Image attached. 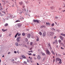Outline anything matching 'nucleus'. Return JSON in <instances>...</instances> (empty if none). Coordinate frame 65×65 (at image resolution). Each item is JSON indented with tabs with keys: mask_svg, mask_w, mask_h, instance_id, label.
<instances>
[{
	"mask_svg": "<svg viewBox=\"0 0 65 65\" xmlns=\"http://www.w3.org/2000/svg\"><path fill=\"white\" fill-rule=\"evenodd\" d=\"M40 56L39 55H38V56L37 58L38 60H40Z\"/></svg>",
	"mask_w": 65,
	"mask_h": 65,
	"instance_id": "obj_8",
	"label": "nucleus"
},
{
	"mask_svg": "<svg viewBox=\"0 0 65 65\" xmlns=\"http://www.w3.org/2000/svg\"><path fill=\"white\" fill-rule=\"evenodd\" d=\"M17 53H18V54H19V51H18L17 52Z\"/></svg>",
	"mask_w": 65,
	"mask_h": 65,
	"instance_id": "obj_57",
	"label": "nucleus"
},
{
	"mask_svg": "<svg viewBox=\"0 0 65 65\" xmlns=\"http://www.w3.org/2000/svg\"><path fill=\"white\" fill-rule=\"evenodd\" d=\"M55 42L56 44H58V40H55Z\"/></svg>",
	"mask_w": 65,
	"mask_h": 65,
	"instance_id": "obj_18",
	"label": "nucleus"
},
{
	"mask_svg": "<svg viewBox=\"0 0 65 65\" xmlns=\"http://www.w3.org/2000/svg\"><path fill=\"white\" fill-rule=\"evenodd\" d=\"M2 37V35H0V37Z\"/></svg>",
	"mask_w": 65,
	"mask_h": 65,
	"instance_id": "obj_60",
	"label": "nucleus"
},
{
	"mask_svg": "<svg viewBox=\"0 0 65 65\" xmlns=\"http://www.w3.org/2000/svg\"><path fill=\"white\" fill-rule=\"evenodd\" d=\"M22 58H24V59H26V57L24 55H23L22 56Z\"/></svg>",
	"mask_w": 65,
	"mask_h": 65,
	"instance_id": "obj_22",
	"label": "nucleus"
},
{
	"mask_svg": "<svg viewBox=\"0 0 65 65\" xmlns=\"http://www.w3.org/2000/svg\"><path fill=\"white\" fill-rule=\"evenodd\" d=\"M55 43V42H53V44H54V43Z\"/></svg>",
	"mask_w": 65,
	"mask_h": 65,
	"instance_id": "obj_56",
	"label": "nucleus"
},
{
	"mask_svg": "<svg viewBox=\"0 0 65 65\" xmlns=\"http://www.w3.org/2000/svg\"><path fill=\"white\" fill-rule=\"evenodd\" d=\"M2 30L3 32H5V31H7V29H5L4 30V29H2Z\"/></svg>",
	"mask_w": 65,
	"mask_h": 65,
	"instance_id": "obj_12",
	"label": "nucleus"
},
{
	"mask_svg": "<svg viewBox=\"0 0 65 65\" xmlns=\"http://www.w3.org/2000/svg\"><path fill=\"white\" fill-rule=\"evenodd\" d=\"M51 29L53 31H55V29H54V28H52Z\"/></svg>",
	"mask_w": 65,
	"mask_h": 65,
	"instance_id": "obj_30",
	"label": "nucleus"
},
{
	"mask_svg": "<svg viewBox=\"0 0 65 65\" xmlns=\"http://www.w3.org/2000/svg\"><path fill=\"white\" fill-rule=\"evenodd\" d=\"M14 53H15V54H17V51H15L14 52Z\"/></svg>",
	"mask_w": 65,
	"mask_h": 65,
	"instance_id": "obj_42",
	"label": "nucleus"
},
{
	"mask_svg": "<svg viewBox=\"0 0 65 65\" xmlns=\"http://www.w3.org/2000/svg\"><path fill=\"white\" fill-rule=\"evenodd\" d=\"M18 34H19V32H18L15 35L14 37L15 38H16V37H17Z\"/></svg>",
	"mask_w": 65,
	"mask_h": 65,
	"instance_id": "obj_14",
	"label": "nucleus"
},
{
	"mask_svg": "<svg viewBox=\"0 0 65 65\" xmlns=\"http://www.w3.org/2000/svg\"><path fill=\"white\" fill-rule=\"evenodd\" d=\"M54 26V23H53L52 24V27H53V26Z\"/></svg>",
	"mask_w": 65,
	"mask_h": 65,
	"instance_id": "obj_37",
	"label": "nucleus"
},
{
	"mask_svg": "<svg viewBox=\"0 0 65 65\" xmlns=\"http://www.w3.org/2000/svg\"><path fill=\"white\" fill-rule=\"evenodd\" d=\"M20 40H21V37H18L17 39V42H20Z\"/></svg>",
	"mask_w": 65,
	"mask_h": 65,
	"instance_id": "obj_2",
	"label": "nucleus"
},
{
	"mask_svg": "<svg viewBox=\"0 0 65 65\" xmlns=\"http://www.w3.org/2000/svg\"><path fill=\"white\" fill-rule=\"evenodd\" d=\"M61 49H62V50H64V48H63V47H61Z\"/></svg>",
	"mask_w": 65,
	"mask_h": 65,
	"instance_id": "obj_46",
	"label": "nucleus"
},
{
	"mask_svg": "<svg viewBox=\"0 0 65 65\" xmlns=\"http://www.w3.org/2000/svg\"><path fill=\"white\" fill-rule=\"evenodd\" d=\"M43 27V26H41V28H42Z\"/></svg>",
	"mask_w": 65,
	"mask_h": 65,
	"instance_id": "obj_43",
	"label": "nucleus"
},
{
	"mask_svg": "<svg viewBox=\"0 0 65 65\" xmlns=\"http://www.w3.org/2000/svg\"><path fill=\"white\" fill-rule=\"evenodd\" d=\"M60 59H60L59 58H57L56 59V61H60Z\"/></svg>",
	"mask_w": 65,
	"mask_h": 65,
	"instance_id": "obj_10",
	"label": "nucleus"
},
{
	"mask_svg": "<svg viewBox=\"0 0 65 65\" xmlns=\"http://www.w3.org/2000/svg\"><path fill=\"white\" fill-rule=\"evenodd\" d=\"M28 55H32V54L31 53H30L29 54V53H28Z\"/></svg>",
	"mask_w": 65,
	"mask_h": 65,
	"instance_id": "obj_32",
	"label": "nucleus"
},
{
	"mask_svg": "<svg viewBox=\"0 0 65 65\" xmlns=\"http://www.w3.org/2000/svg\"><path fill=\"white\" fill-rule=\"evenodd\" d=\"M12 61H14V59H13L12 60Z\"/></svg>",
	"mask_w": 65,
	"mask_h": 65,
	"instance_id": "obj_52",
	"label": "nucleus"
},
{
	"mask_svg": "<svg viewBox=\"0 0 65 65\" xmlns=\"http://www.w3.org/2000/svg\"><path fill=\"white\" fill-rule=\"evenodd\" d=\"M54 34V32H50V34L49 35H50V36H53V35Z\"/></svg>",
	"mask_w": 65,
	"mask_h": 65,
	"instance_id": "obj_3",
	"label": "nucleus"
},
{
	"mask_svg": "<svg viewBox=\"0 0 65 65\" xmlns=\"http://www.w3.org/2000/svg\"><path fill=\"white\" fill-rule=\"evenodd\" d=\"M60 39H61V40H63V37H62L61 36H60Z\"/></svg>",
	"mask_w": 65,
	"mask_h": 65,
	"instance_id": "obj_11",
	"label": "nucleus"
},
{
	"mask_svg": "<svg viewBox=\"0 0 65 65\" xmlns=\"http://www.w3.org/2000/svg\"><path fill=\"white\" fill-rule=\"evenodd\" d=\"M25 41H26V42H27L28 41V39H27V38H25Z\"/></svg>",
	"mask_w": 65,
	"mask_h": 65,
	"instance_id": "obj_23",
	"label": "nucleus"
},
{
	"mask_svg": "<svg viewBox=\"0 0 65 65\" xmlns=\"http://www.w3.org/2000/svg\"><path fill=\"white\" fill-rule=\"evenodd\" d=\"M15 45L16 46H18V43H15Z\"/></svg>",
	"mask_w": 65,
	"mask_h": 65,
	"instance_id": "obj_27",
	"label": "nucleus"
},
{
	"mask_svg": "<svg viewBox=\"0 0 65 65\" xmlns=\"http://www.w3.org/2000/svg\"><path fill=\"white\" fill-rule=\"evenodd\" d=\"M23 8H25V6L24 5H23L22 6Z\"/></svg>",
	"mask_w": 65,
	"mask_h": 65,
	"instance_id": "obj_41",
	"label": "nucleus"
},
{
	"mask_svg": "<svg viewBox=\"0 0 65 65\" xmlns=\"http://www.w3.org/2000/svg\"><path fill=\"white\" fill-rule=\"evenodd\" d=\"M29 12H31V10H29Z\"/></svg>",
	"mask_w": 65,
	"mask_h": 65,
	"instance_id": "obj_63",
	"label": "nucleus"
},
{
	"mask_svg": "<svg viewBox=\"0 0 65 65\" xmlns=\"http://www.w3.org/2000/svg\"><path fill=\"white\" fill-rule=\"evenodd\" d=\"M30 37H31V35L30 34H28L27 35V37L28 38H30Z\"/></svg>",
	"mask_w": 65,
	"mask_h": 65,
	"instance_id": "obj_6",
	"label": "nucleus"
},
{
	"mask_svg": "<svg viewBox=\"0 0 65 65\" xmlns=\"http://www.w3.org/2000/svg\"><path fill=\"white\" fill-rule=\"evenodd\" d=\"M34 59L35 60H36V57H34Z\"/></svg>",
	"mask_w": 65,
	"mask_h": 65,
	"instance_id": "obj_55",
	"label": "nucleus"
},
{
	"mask_svg": "<svg viewBox=\"0 0 65 65\" xmlns=\"http://www.w3.org/2000/svg\"><path fill=\"white\" fill-rule=\"evenodd\" d=\"M43 27H44V28H45V26H43Z\"/></svg>",
	"mask_w": 65,
	"mask_h": 65,
	"instance_id": "obj_58",
	"label": "nucleus"
},
{
	"mask_svg": "<svg viewBox=\"0 0 65 65\" xmlns=\"http://www.w3.org/2000/svg\"><path fill=\"white\" fill-rule=\"evenodd\" d=\"M26 30H27V31H29V29H27Z\"/></svg>",
	"mask_w": 65,
	"mask_h": 65,
	"instance_id": "obj_64",
	"label": "nucleus"
},
{
	"mask_svg": "<svg viewBox=\"0 0 65 65\" xmlns=\"http://www.w3.org/2000/svg\"><path fill=\"white\" fill-rule=\"evenodd\" d=\"M33 21L34 22H37L38 23H39V21L38 20H34Z\"/></svg>",
	"mask_w": 65,
	"mask_h": 65,
	"instance_id": "obj_5",
	"label": "nucleus"
},
{
	"mask_svg": "<svg viewBox=\"0 0 65 65\" xmlns=\"http://www.w3.org/2000/svg\"><path fill=\"white\" fill-rule=\"evenodd\" d=\"M45 36H46V33L45 32H44L42 34V36L43 37H45Z\"/></svg>",
	"mask_w": 65,
	"mask_h": 65,
	"instance_id": "obj_4",
	"label": "nucleus"
},
{
	"mask_svg": "<svg viewBox=\"0 0 65 65\" xmlns=\"http://www.w3.org/2000/svg\"><path fill=\"white\" fill-rule=\"evenodd\" d=\"M45 54H44V53H43L42 54V55L43 56H45Z\"/></svg>",
	"mask_w": 65,
	"mask_h": 65,
	"instance_id": "obj_38",
	"label": "nucleus"
},
{
	"mask_svg": "<svg viewBox=\"0 0 65 65\" xmlns=\"http://www.w3.org/2000/svg\"><path fill=\"white\" fill-rule=\"evenodd\" d=\"M22 36H25V33H23L22 34Z\"/></svg>",
	"mask_w": 65,
	"mask_h": 65,
	"instance_id": "obj_28",
	"label": "nucleus"
},
{
	"mask_svg": "<svg viewBox=\"0 0 65 65\" xmlns=\"http://www.w3.org/2000/svg\"><path fill=\"white\" fill-rule=\"evenodd\" d=\"M27 62H29V60L28 59L27 60Z\"/></svg>",
	"mask_w": 65,
	"mask_h": 65,
	"instance_id": "obj_44",
	"label": "nucleus"
},
{
	"mask_svg": "<svg viewBox=\"0 0 65 65\" xmlns=\"http://www.w3.org/2000/svg\"><path fill=\"white\" fill-rule=\"evenodd\" d=\"M9 15L10 17H12L13 16V15H12V14H10Z\"/></svg>",
	"mask_w": 65,
	"mask_h": 65,
	"instance_id": "obj_34",
	"label": "nucleus"
},
{
	"mask_svg": "<svg viewBox=\"0 0 65 65\" xmlns=\"http://www.w3.org/2000/svg\"><path fill=\"white\" fill-rule=\"evenodd\" d=\"M51 52L54 55H55V53L53 51H52Z\"/></svg>",
	"mask_w": 65,
	"mask_h": 65,
	"instance_id": "obj_19",
	"label": "nucleus"
},
{
	"mask_svg": "<svg viewBox=\"0 0 65 65\" xmlns=\"http://www.w3.org/2000/svg\"><path fill=\"white\" fill-rule=\"evenodd\" d=\"M46 54L47 55H51V53L50 52V51H48V50H46Z\"/></svg>",
	"mask_w": 65,
	"mask_h": 65,
	"instance_id": "obj_1",
	"label": "nucleus"
},
{
	"mask_svg": "<svg viewBox=\"0 0 65 65\" xmlns=\"http://www.w3.org/2000/svg\"><path fill=\"white\" fill-rule=\"evenodd\" d=\"M61 40H58V42L59 43H61Z\"/></svg>",
	"mask_w": 65,
	"mask_h": 65,
	"instance_id": "obj_25",
	"label": "nucleus"
},
{
	"mask_svg": "<svg viewBox=\"0 0 65 65\" xmlns=\"http://www.w3.org/2000/svg\"><path fill=\"white\" fill-rule=\"evenodd\" d=\"M30 62H31V63H33V62L32 60H30Z\"/></svg>",
	"mask_w": 65,
	"mask_h": 65,
	"instance_id": "obj_59",
	"label": "nucleus"
},
{
	"mask_svg": "<svg viewBox=\"0 0 65 65\" xmlns=\"http://www.w3.org/2000/svg\"><path fill=\"white\" fill-rule=\"evenodd\" d=\"M10 52H9L8 53V54H10Z\"/></svg>",
	"mask_w": 65,
	"mask_h": 65,
	"instance_id": "obj_62",
	"label": "nucleus"
},
{
	"mask_svg": "<svg viewBox=\"0 0 65 65\" xmlns=\"http://www.w3.org/2000/svg\"><path fill=\"white\" fill-rule=\"evenodd\" d=\"M32 58L31 57L30 58V60H32Z\"/></svg>",
	"mask_w": 65,
	"mask_h": 65,
	"instance_id": "obj_51",
	"label": "nucleus"
},
{
	"mask_svg": "<svg viewBox=\"0 0 65 65\" xmlns=\"http://www.w3.org/2000/svg\"><path fill=\"white\" fill-rule=\"evenodd\" d=\"M48 47H50V48H51V44H50V43H49L48 44Z\"/></svg>",
	"mask_w": 65,
	"mask_h": 65,
	"instance_id": "obj_16",
	"label": "nucleus"
},
{
	"mask_svg": "<svg viewBox=\"0 0 65 65\" xmlns=\"http://www.w3.org/2000/svg\"><path fill=\"white\" fill-rule=\"evenodd\" d=\"M21 34H19L18 35V36H21Z\"/></svg>",
	"mask_w": 65,
	"mask_h": 65,
	"instance_id": "obj_31",
	"label": "nucleus"
},
{
	"mask_svg": "<svg viewBox=\"0 0 65 65\" xmlns=\"http://www.w3.org/2000/svg\"><path fill=\"white\" fill-rule=\"evenodd\" d=\"M24 64H27V62L24 61Z\"/></svg>",
	"mask_w": 65,
	"mask_h": 65,
	"instance_id": "obj_33",
	"label": "nucleus"
},
{
	"mask_svg": "<svg viewBox=\"0 0 65 65\" xmlns=\"http://www.w3.org/2000/svg\"><path fill=\"white\" fill-rule=\"evenodd\" d=\"M55 23L56 25H57V22H55Z\"/></svg>",
	"mask_w": 65,
	"mask_h": 65,
	"instance_id": "obj_54",
	"label": "nucleus"
},
{
	"mask_svg": "<svg viewBox=\"0 0 65 65\" xmlns=\"http://www.w3.org/2000/svg\"><path fill=\"white\" fill-rule=\"evenodd\" d=\"M51 9H54L55 8V7L54 6H52L51 7H50Z\"/></svg>",
	"mask_w": 65,
	"mask_h": 65,
	"instance_id": "obj_15",
	"label": "nucleus"
},
{
	"mask_svg": "<svg viewBox=\"0 0 65 65\" xmlns=\"http://www.w3.org/2000/svg\"><path fill=\"white\" fill-rule=\"evenodd\" d=\"M56 47L57 48H58V45H56Z\"/></svg>",
	"mask_w": 65,
	"mask_h": 65,
	"instance_id": "obj_49",
	"label": "nucleus"
},
{
	"mask_svg": "<svg viewBox=\"0 0 65 65\" xmlns=\"http://www.w3.org/2000/svg\"><path fill=\"white\" fill-rule=\"evenodd\" d=\"M57 37L56 36H55V37H54V39H55V38H56Z\"/></svg>",
	"mask_w": 65,
	"mask_h": 65,
	"instance_id": "obj_40",
	"label": "nucleus"
},
{
	"mask_svg": "<svg viewBox=\"0 0 65 65\" xmlns=\"http://www.w3.org/2000/svg\"><path fill=\"white\" fill-rule=\"evenodd\" d=\"M48 25H50V23H48Z\"/></svg>",
	"mask_w": 65,
	"mask_h": 65,
	"instance_id": "obj_61",
	"label": "nucleus"
},
{
	"mask_svg": "<svg viewBox=\"0 0 65 65\" xmlns=\"http://www.w3.org/2000/svg\"><path fill=\"white\" fill-rule=\"evenodd\" d=\"M39 34L40 35H42V33L41 32H39Z\"/></svg>",
	"mask_w": 65,
	"mask_h": 65,
	"instance_id": "obj_24",
	"label": "nucleus"
},
{
	"mask_svg": "<svg viewBox=\"0 0 65 65\" xmlns=\"http://www.w3.org/2000/svg\"><path fill=\"white\" fill-rule=\"evenodd\" d=\"M32 48H30L29 49V50H32Z\"/></svg>",
	"mask_w": 65,
	"mask_h": 65,
	"instance_id": "obj_47",
	"label": "nucleus"
},
{
	"mask_svg": "<svg viewBox=\"0 0 65 65\" xmlns=\"http://www.w3.org/2000/svg\"><path fill=\"white\" fill-rule=\"evenodd\" d=\"M28 52L29 53H33V51H29Z\"/></svg>",
	"mask_w": 65,
	"mask_h": 65,
	"instance_id": "obj_29",
	"label": "nucleus"
},
{
	"mask_svg": "<svg viewBox=\"0 0 65 65\" xmlns=\"http://www.w3.org/2000/svg\"><path fill=\"white\" fill-rule=\"evenodd\" d=\"M23 11H26V9H23Z\"/></svg>",
	"mask_w": 65,
	"mask_h": 65,
	"instance_id": "obj_35",
	"label": "nucleus"
},
{
	"mask_svg": "<svg viewBox=\"0 0 65 65\" xmlns=\"http://www.w3.org/2000/svg\"><path fill=\"white\" fill-rule=\"evenodd\" d=\"M60 61L59 62V64H61L62 63V60H61V59H60V60H59Z\"/></svg>",
	"mask_w": 65,
	"mask_h": 65,
	"instance_id": "obj_17",
	"label": "nucleus"
},
{
	"mask_svg": "<svg viewBox=\"0 0 65 65\" xmlns=\"http://www.w3.org/2000/svg\"><path fill=\"white\" fill-rule=\"evenodd\" d=\"M24 46L25 47H27V46L26 45H25Z\"/></svg>",
	"mask_w": 65,
	"mask_h": 65,
	"instance_id": "obj_53",
	"label": "nucleus"
},
{
	"mask_svg": "<svg viewBox=\"0 0 65 65\" xmlns=\"http://www.w3.org/2000/svg\"><path fill=\"white\" fill-rule=\"evenodd\" d=\"M55 19H58V17H55Z\"/></svg>",
	"mask_w": 65,
	"mask_h": 65,
	"instance_id": "obj_48",
	"label": "nucleus"
},
{
	"mask_svg": "<svg viewBox=\"0 0 65 65\" xmlns=\"http://www.w3.org/2000/svg\"><path fill=\"white\" fill-rule=\"evenodd\" d=\"M27 44H29V42H27Z\"/></svg>",
	"mask_w": 65,
	"mask_h": 65,
	"instance_id": "obj_45",
	"label": "nucleus"
},
{
	"mask_svg": "<svg viewBox=\"0 0 65 65\" xmlns=\"http://www.w3.org/2000/svg\"><path fill=\"white\" fill-rule=\"evenodd\" d=\"M21 11L20 10H17V12H19L20 14H21V13H22V12H21Z\"/></svg>",
	"mask_w": 65,
	"mask_h": 65,
	"instance_id": "obj_7",
	"label": "nucleus"
},
{
	"mask_svg": "<svg viewBox=\"0 0 65 65\" xmlns=\"http://www.w3.org/2000/svg\"><path fill=\"white\" fill-rule=\"evenodd\" d=\"M8 26V23H6L5 24V27H7Z\"/></svg>",
	"mask_w": 65,
	"mask_h": 65,
	"instance_id": "obj_13",
	"label": "nucleus"
},
{
	"mask_svg": "<svg viewBox=\"0 0 65 65\" xmlns=\"http://www.w3.org/2000/svg\"><path fill=\"white\" fill-rule=\"evenodd\" d=\"M61 35H62V36H65V34H60Z\"/></svg>",
	"mask_w": 65,
	"mask_h": 65,
	"instance_id": "obj_20",
	"label": "nucleus"
},
{
	"mask_svg": "<svg viewBox=\"0 0 65 65\" xmlns=\"http://www.w3.org/2000/svg\"><path fill=\"white\" fill-rule=\"evenodd\" d=\"M19 4L20 5H22L23 4V2H21L19 3Z\"/></svg>",
	"mask_w": 65,
	"mask_h": 65,
	"instance_id": "obj_21",
	"label": "nucleus"
},
{
	"mask_svg": "<svg viewBox=\"0 0 65 65\" xmlns=\"http://www.w3.org/2000/svg\"><path fill=\"white\" fill-rule=\"evenodd\" d=\"M32 44H33V42H31L30 43L31 45H32Z\"/></svg>",
	"mask_w": 65,
	"mask_h": 65,
	"instance_id": "obj_36",
	"label": "nucleus"
},
{
	"mask_svg": "<svg viewBox=\"0 0 65 65\" xmlns=\"http://www.w3.org/2000/svg\"><path fill=\"white\" fill-rule=\"evenodd\" d=\"M26 4H28V2H26Z\"/></svg>",
	"mask_w": 65,
	"mask_h": 65,
	"instance_id": "obj_50",
	"label": "nucleus"
},
{
	"mask_svg": "<svg viewBox=\"0 0 65 65\" xmlns=\"http://www.w3.org/2000/svg\"><path fill=\"white\" fill-rule=\"evenodd\" d=\"M33 56H36V54H34L33 55Z\"/></svg>",
	"mask_w": 65,
	"mask_h": 65,
	"instance_id": "obj_39",
	"label": "nucleus"
},
{
	"mask_svg": "<svg viewBox=\"0 0 65 65\" xmlns=\"http://www.w3.org/2000/svg\"><path fill=\"white\" fill-rule=\"evenodd\" d=\"M22 25V24H18V26L19 27H20Z\"/></svg>",
	"mask_w": 65,
	"mask_h": 65,
	"instance_id": "obj_9",
	"label": "nucleus"
},
{
	"mask_svg": "<svg viewBox=\"0 0 65 65\" xmlns=\"http://www.w3.org/2000/svg\"><path fill=\"white\" fill-rule=\"evenodd\" d=\"M20 22V21L17 20L15 22V23H17V22Z\"/></svg>",
	"mask_w": 65,
	"mask_h": 65,
	"instance_id": "obj_26",
	"label": "nucleus"
}]
</instances>
